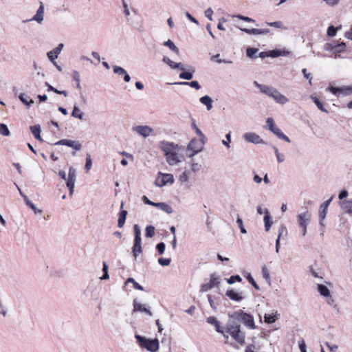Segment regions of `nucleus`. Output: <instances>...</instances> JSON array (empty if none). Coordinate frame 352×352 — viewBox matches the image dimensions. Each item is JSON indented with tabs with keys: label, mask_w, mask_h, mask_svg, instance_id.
I'll return each mask as SVG.
<instances>
[{
	"label": "nucleus",
	"mask_w": 352,
	"mask_h": 352,
	"mask_svg": "<svg viewBox=\"0 0 352 352\" xmlns=\"http://www.w3.org/2000/svg\"><path fill=\"white\" fill-rule=\"evenodd\" d=\"M179 77L183 79L190 80L192 78V74L188 72H184L179 74Z\"/></svg>",
	"instance_id": "nucleus-53"
},
{
	"label": "nucleus",
	"mask_w": 352,
	"mask_h": 352,
	"mask_svg": "<svg viewBox=\"0 0 352 352\" xmlns=\"http://www.w3.org/2000/svg\"><path fill=\"white\" fill-rule=\"evenodd\" d=\"M327 208H324L320 205V211H319V219H320V224L321 226H324L323 221L326 217L327 213Z\"/></svg>",
	"instance_id": "nucleus-30"
},
{
	"label": "nucleus",
	"mask_w": 352,
	"mask_h": 352,
	"mask_svg": "<svg viewBox=\"0 0 352 352\" xmlns=\"http://www.w3.org/2000/svg\"><path fill=\"white\" fill-rule=\"evenodd\" d=\"M231 131L226 135V140H222V144L228 148H230Z\"/></svg>",
	"instance_id": "nucleus-44"
},
{
	"label": "nucleus",
	"mask_w": 352,
	"mask_h": 352,
	"mask_svg": "<svg viewBox=\"0 0 352 352\" xmlns=\"http://www.w3.org/2000/svg\"><path fill=\"white\" fill-rule=\"evenodd\" d=\"M164 45L168 47L172 51H173L175 54H179V49L177 47L175 46V45L173 43L172 41L170 39L167 41L164 42Z\"/></svg>",
	"instance_id": "nucleus-34"
},
{
	"label": "nucleus",
	"mask_w": 352,
	"mask_h": 352,
	"mask_svg": "<svg viewBox=\"0 0 352 352\" xmlns=\"http://www.w3.org/2000/svg\"><path fill=\"white\" fill-rule=\"evenodd\" d=\"M160 148L164 153L166 162L170 166H177L184 160V148L178 144L163 140L160 142Z\"/></svg>",
	"instance_id": "nucleus-1"
},
{
	"label": "nucleus",
	"mask_w": 352,
	"mask_h": 352,
	"mask_svg": "<svg viewBox=\"0 0 352 352\" xmlns=\"http://www.w3.org/2000/svg\"><path fill=\"white\" fill-rule=\"evenodd\" d=\"M310 98L314 101V102L316 104L317 107L322 112L328 113L327 109L324 108L322 103L320 102V100L314 96H311Z\"/></svg>",
	"instance_id": "nucleus-29"
},
{
	"label": "nucleus",
	"mask_w": 352,
	"mask_h": 352,
	"mask_svg": "<svg viewBox=\"0 0 352 352\" xmlns=\"http://www.w3.org/2000/svg\"><path fill=\"white\" fill-rule=\"evenodd\" d=\"M265 322L271 324L274 322L276 320V316L274 314H265L264 316Z\"/></svg>",
	"instance_id": "nucleus-40"
},
{
	"label": "nucleus",
	"mask_w": 352,
	"mask_h": 352,
	"mask_svg": "<svg viewBox=\"0 0 352 352\" xmlns=\"http://www.w3.org/2000/svg\"><path fill=\"white\" fill-rule=\"evenodd\" d=\"M28 207H30L34 212L35 214L41 213V210L38 209L32 202L28 205Z\"/></svg>",
	"instance_id": "nucleus-61"
},
{
	"label": "nucleus",
	"mask_w": 352,
	"mask_h": 352,
	"mask_svg": "<svg viewBox=\"0 0 352 352\" xmlns=\"http://www.w3.org/2000/svg\"><path fill=\"white\" fill-rule=\"evenodd\" d=\"M132 131L137 133L138 135L142 136L143 138L148 137L153 132V128L147 125H138L133 126L132 128Z\"/></svg>",
	"instance_id": "nucleus-12"
},
{
	"label": "nucleus",
	"mask_w": 352,
	"mask_h": 352,
	"mask_svg": "<svg viewBox=\"0 0 352 352\" xmlns=\"http://www.w3.org/2000/svg\"><path fill=\"white\" fill-rule=\"evenodd\" d=\"M267 24L269 25V26H272V27H274L276 28H283V23L282 21H275V22H272V23H267Z\"/></svg>",
	"instance_id": "nucleus-54"
},
{
	"label": "nucleus",
	"mask_w": 352,
	"mask_h": 352,
	"mask_svg": "<svg viewBox=\"0 0 352 352\" xmlns=\"http://www.w3.org/2000/svg\"><path fill=\"white\" fill-rule=\"evenodd\" d=\"M19 98L21 100V101L28 107H30L31 104H34V102L32 98H30L28 96L24 94H20Z\"/></svg>",
	"instance_id": "nucleus-27"
},
{
	"label": "nucleus",
	"mask_w": 352,
	"mask_h": 352,
	"mask_svg": "<svg viewBox=\"0 0 352 352\" xmlns=\"http://www.w3.org/2000/svg\"><path fill=\"white\" fill-rule=\"evenodd\" d=\"M318 292L320 293V294L323 297H330L331 293L329 289L327 288V286L318 284Z\"/></svg>",
	"instance_id": "nucleus-24"
},
{
	"label": "nucleus",
	"mask_w": 352,
	"mask_h": 352,
	"mask_svg": "<svg viewBox=\"0 0 352 352\" xmlns=\"http://www.w3.org/2000/svg\"><path fill=\"white\" fill-rule=\"evenodd\" d=\"M262 276L265 279V280L270 283V275L268 269L266 266L262 267L261 269Z\"/></svg>",
	"instance_id": "nucleus-42"
},
{
	"label": "nucleus",
	"mask_w": 352,
	"mask_h": 352,
	"mask_svg": "<svg viewBox=\"0 0 352 352\" xmlns=\"http://www.w3.org/2000/svg\"><path fill=\"white\" fill-rule=\"evenodd\" d=\"M241 30L243 32H245V33H247L248 34H259V29H256V28H252V29L241 28Z\"/></svg>",
	"instance_id": "nucleus-49"
},
{
	"label": "nucleus",
	"mask_w": 352,
	"mask_h": 352,
	"mask_svg": "<svg viewBox=\"0 0 352 352\" xmlns=\"http://www.w3.org/2000/svg\"><path fill=\"white\" fill-rule=\"evenodd\" d=\"M284 230V228L282 227L281 229L279 230V234H278V239H276V253H278L279 252V247H280V238L283 234V231Z\"/></svg>",
	"instance_id": "nucleus-52"
},
{
	"label": "nucleus",
	"mask_w": 352,
	"mask_h": 352,
	"mask_svg": "<svg viewBox=\"0 0 352 352\" xmlns=\"http://www.w3.org/2000/svg\"><path fill=\"white\" fill-rule=\"evenodd\" d=\"M155 235V227L153 226H148L145 229V236L148 238H151Z\"/></svg>",
	"instance_id": "nucleus-36"
},
{
	"label": "nucleus",
	"mask_w": 352,
	"mask_h": 352,
	"mask_svg": "<svg viewBox=\"0 0 352 352\" xmlns=\"http://www.w3.org/2000/svg\"><path fill=\"white\" fill-rule=\"evenodd\" d=\"M170 262L171 259L169 258H160L158 259V263L162 266H168Z\"/></svg>",
	"instance_id": "nucleus-47"
},
{
	"label": "nucleus",
	"mask_w": 352,
	"mask_h": 352,
	"mask_svg": "<svg viewBox=\"0 0 352 352\" xmlns=\"http://www.w3.org/2000/svg\"><path fill=\"white\" fill-rule=\"evenodd\" d=\"M236 223H237L241 233L246 234L247 231H246L245 228L243 227V221L239 214L237 215V218H236Z\"/></svg>",
	"instance_id": "nucleus-45"
},
{
	"label": "nucleus",
	"mask_w": 352,
	"mask_h": 352,
	"mask_svg": "<svg viewBox=\"0 0 352 352\" xmlns=\"http://www.w3.org/2000/svg\"><path fill=\"white\" fill-rule=\"evenodd\" d=\"M262 92L269 97L272 98L276 102L284 104H286L289 99L287 96L282 94L278 89H261Z\"/></svg>",
	"instance_id": "nucleus-7"
},
{
	"label": "nucleus",
	"mask_w": 352,
	"mask_h": 352,
	"mask_svg": "<svg viewBox=\"0 0 352 352\" xmlns=\"http://www.w3.org/2000/svg\"><path fill=\"white\" fill-rule=\"evenodd\" d=\"M265 129L270 131L276 135L279 139L290 142L289 138L285 135L280 129L276 126L274 120L272 118H268L266 120Z\"/></svg>",
	"instance_id": "nucleus-6"
},
{
	"label": "nucleus",
	"mask_w": 352,
	"mask_h": 352,
	"mask_svg": "<svg viewBox=\"0 0 352 352\" xmlns=\"http://www.w3.org/2000/svg\"><path fill=\"white\" fill-rule=\"evenodd\" d=\"M340 206L344 212L352 213V199L342 201Z\"/></svg>",
	"instance_id": "nucleus-23"
},
{
	"label": "nucleus",
	"mask_w": 352,
	"mask_h": 352,
	"mask_svg": "<svg viewBox=\"0 0 352 352\" xmlns=\"http://www.w3.org/2000/svg\"><path fill=\"white\" fill-rule=\"evenodd\" d=\"M155 180V185L159 187H162L166 184H172L174 182L173 175L168 173H161Z\"/></svg>",
	"instance_id": "nucleus-10"
},
{
	"label": "nucleus",
	"mask_w": 352,
	"mask_h": 352,
	"mask_svg": "<svg viewBox=\"0 0 352 352\" xmlns=\"http://www.w3.org/2000/svg\"><path fill=\"white\" fill-rule=\"evenodd\" d=\"M213 287L210 284V283H204L201 285L200 292H208L209 289H212Z\"/></svg>",
	"instance_id": "nucleus-57"
},
{
	"label": "nucleus",
	"mask_w": 352,
	"mask_h": 352,
	"mask_svg": "<svg viewBox=\"0 0 352 352\" xmlns=\"http://www.w3.org/2000/svg\"><path fill=\"white\" fill-rule=\"evenodd\" d=\"M237 18L243 20V21H245L246 22H252L254 23L255 21L248 16H242V15H237L236 16Z\"/></svg>",
	"instance_id": "nucleus-62"
},
{
	"label": "nucleus",
	"mask_w": 352,
	"mask_h": 352,
	"mask_svg": "<svg viewBox=\"0 0 352 352\" xmlns=\"http://www.w3.org/2000/svg\"><path fill=\"white\" fill-rule=\"evenodd\" d=\"M226 296L234 301L239 302L244 298V292H236L233 289H228L226 292Z\"/></svg>",
	"instance_id": "nucleus-15"
},
{
	"label": "nucleus",
	"mask_w": 352,
	"mask_h": 352,
	"mask_svg": "<svg viewBox=\"0 0 352 352\" xmlns=\"http://www.w3.org/2000/svg\"><path fill=\"white\" fill-rule=\"evenodd\" d=\"M208 302L210 303V305L211 307V308L214 310H216L217 309V307L215 305V303L213 300V299L212 298L211 296L210 295H208Z\"/></svg>",
	"instance_id": "nucleus-63"
},
{
	"label": "nucleus",
	"mask_w": 352,
	"mask_h": 352,
	"mask_svg": "<svg viewBox=\"0 0 352 352\" xmlns=\"http://www.w3.org/2000/svg\"><path fill=\"white\" fill-rule=\"evenodd\" d=\"M206 321L208 323L213 325L218 333H223V327L221 326V324L217 318L210 316L206 318Z\"/></svg>",
	"instance_id": "nucleus-17"
},
{
	"label": "nucleus",
	"mask_w": 352,
	"mask_h": 352,
	"mask_svg": "<svg viewBox=\"0 0 352 352\" xmlns=\"http://www.w3.org/2000/svg\"><path fill=\"white\" fill-rule=\"evenodd\" d=\"M190 179V173L188 170H184L179 177V180L182 183L188 182Z\"/></svg>",
	"instance_id": "nucleus-38"
},
{
	"label": "nucleus",
	"mask_w": 352,
	"mask_h": 352,
	"mask_svg": "<svg viewBox=\"0 0 352 352\" xmlns=\"http://www.w3.org/2000/svg\"><path fill=\"white\" fill-rule=\"evenodd\" d=\"M241 280L242 278L239 275L232 276L226 279L227 283L230 285L234 284L235 281L241 282Z\"/></svg>",
	"instance_id": "nucleus-43"
},
{
	"label": "nucleus",
	"mask_w": 352,
	"mask_h": 352,
	"mask_svg": "<svg viewBox=\"0 0 352 352\" xmlns=\"http://www.w3.org/2000/svg\"><path fill=\"white\" fill-rule=\"evenodd\" d=\"M76 181V170L74 167L69 168L68 178L67 180V187L69 190V195L72 196L74 192V186Z\"/></svg>",
	"instance_id": "nucleus-9"
},
{
	"label": "nucleus",
	"mask_w": 352,
	"mask_h": 352,
	"mask_svg": "<svg viewBox=\"0 0 352 352\" xmlns=\"http://www.w3.org/2000/svg\"><path fill=\"white\" fill-rule=\"evenodd\" d=\"M265 229L267 232L270 230L273 222L272 217L267 208H265V217H264Z\"/></svg>",
	"instance_id": "nucleus-21"
},
{
	"label": "nucleus",
	"mask_w": 352,
	"mask_h": 352,
	"mask_svg": "<svg viewBox=\"0 0 352 352\" xmlns=\"http://www.w3.org/2000/svg\"><path fill=\"white\" fill-rule=\"evenodd\" d=\"M133 311L152 316L151 311L146 307V305L139 302L137 299H134L133 300Z\"/></svg>",
	"instance_id": "nucleus-16"
},
{
	"label": "nucleus",
	"mask_w": 352,
	"mask_h": 352,
	"mask_svg": "<svg viewBox=\"0 0 352 352\" xmlns=\"http://www.w3.org/2000/svg\"><path fill=\"white\" fill-rule=\"evenodd\" d=\"M325 50L332 52L333 54L337 55L345 50L346 45L342 42L340 43H326L324 46Z\"/></svg>",
	"instance_id": "nucleus-13"
},
{
	"label": "nucleus",
	"mask_w": 352,
	"mask_h": 352,
	"mask_svg": "<svg viewBox=\"0 0 352 352\" xmlns=\"http://www.w3.org/2000/svg\"><path fill=\"white\" fill-rule=\"evenodd\" d=\"M191 126H192V128L195 131V133H197V135L199 136L201 141H203V140L205 138V135L201 131V130L197 127L195 120L192 122Z\"/></svg>",
	"instance_id": "nucleus-41"
},
{
	"label": "nucleus",
	"mask_w": 352,
	"mask_h": 352,
	"mask_svg": "<svg viewBox=\"0 0 352 352\" xmlns=\"http://www.w3.org/2000/svg\"><path fill=\"white\" fill-rule=\"evenodd\" d=\"M31 132L32 133L34 137L40 141H42L40 133H41V126L38 124L31 126H30Z\"/></svg>",
	"instance_id": "nucleus-26"
},
{
	"label": "nucleus",
	"mask_w": 352,
	"mask_h": 352,
	"mask_svg": "<svg viewBox=\"0 0 352 352\" xmlns=\"http://www.w3.org/2000/svg\"><path fill=\"white\" fill-rule=\"evenodd\" d=\"M72 116L74 118H77L80 120L83 119V113L81 112L80 109H79V107L78 106L74 107V109H73V111L72 113Z\"/></svg>",
	"instance_id": "nucleus-32"
},
{
	"label": "nucleus",
	"mask_w": 352,
	"mask_h": 352,
	"mask_svg": "<svg viewBox=\"0 0 352 352\" xmlns=\"http://www.w3.org/2000/svg\"><path fill=\"white\" fill-rule=\"evenodd\" d=\"M247 280L249 281V283L256 289H259V287L254 280V278L250 274H248L246 276Z\"/></svg>",
	"instance_id": "nucleus-46"
},
{
	"label": "nucleus",
	"mask_w": 352,
	"mask_h": 352,
	"mask_svg": "<svg viewBox=\"0 0 352 352\" xmlns=\"http://www.w3.org/2000/svg\"><path fill=\"white\" fill-rule=\"evenodd\" d=\"M126 210H121L119 213V218L118 221V226L119 228H122L125 223L126 218L127 216Z\"/></svg>",
	"instance_id": "nucleus-25"
},
{
	"label": "nucleus",
	"mask_w": 352,
	"mask_h": 352,
	"mask_svg": "<svg viewBox=\"0 0 352 352\" xmlns=\"http://www.w3.org/2000/svg\"><path fill=\"white\" fill-rule=\"evenodd\" d=\"M8 311H7V307L3 302L1 300H0V315L3 316V317H6L7 316Z\"/></svg>",
	"instance_id": "nucleus-48"
},
{
	"label": "nucleus",
	"mask_w": 352,
	"mask_h": 352,
	"mask_svg": "<svg viewBox=\"0 0 352 352\" xmlns=\"http://www.w3.org/2000/svg\"><path fill=\"white\" fill-rule=\"evenodd\" d=\"M200 102L206 106V108L208 110H210L212 107V99L208 96H203L200 98Z\"/></svg>",
	"instance_id": "nucleus-28"
},
{
	"label": "nucleus",
	"mask_w": 352,
	"mask_h": 352,
	"mask_svg": "<svg viewBox=\"0 0 352 352\" xmlns=\"http://www.w3.org/2000/svg\"><path fill=\"white\" fill-rule=\"evenodd\" d=\"M92 166V161H91V157L89 155H88L86 158V164H85V169L87 171H89L91 168Z\"/></svg>",
	"instance_id": "nucleus-59"
},
{
	"label": "nucleus",
	"mask_w": 352,
	"mask_h": 352,
	"mask_svg": "<svg viewBox=\"0 0 352 352\" xmlns=\"http://www.w3.org/2000/svg\"><path fill=\"white\" fill-rule=\"evenodd\" d=\"M221 279L219 276H217L215 274H212L210 276V283L212 286L217 287L220 284Z\"/></svg>",
	"instance_id": "nucleus-33"
},
{
	"label": "nucleus",
	"mask_w": 352,
	"mask_h": 352,
	"mask_svg": "<svg viewBox=\"0 0 352 352\" xmlns=\"http://www.w3.org/2000/svg\"><path fill=\"white\" fill-rule=\"evenodd\" d=\"M109 267L106 262H103L102 263V271L104 272V274L102 276H101L100 278L101 280H107L109 278V275L108 273Z\"/></svg>",
	"instance_id": "nucleus-39"
},
{
	"label": "nucleus",
	"mask_w": 352,
	"mask_h": 352,
	"mask_svg": "<svg viewBox=\"0 0 352 352\" xmlns=\"http://www.w3.org/2000/svg\"><path fill=\"white\" fill-rule=\"evenodd\" d=\"M153 206L160 209L161 210L165 212L167 214H172L173 212V210L171 208V206L164 202H155L154 204H153Z\"/></svg>",
	"instance_id": "nucleus-18"
},
{
	"label": "nucleus",
	"mask_w": 352,
	"mask_h": 352,
	"mask_svg": "<svg viewBox=\"0 0 352 352\" xmlns=\"http://www.w3.org/2000/svg\"><path fill=\"white\" fill-rule=\"evenodd\" d=\"M223 335L225 339L228 338L230 335L234 340L241 344L245 342V334L241 331V326L235 322H228L226 324V331L223 329Z\"/></svg>",
	"instance_id": "nucleus-2"
},
{
	"label": "nucleus",
	"mask_w": 352,
	"mask_h": 352,
	"mask_svg": "<svg viewBox=\"0 0 352 352\" xmlns=\"http://www.w3.org/2000/svg\"><path fill=\"white\" fill-rule=\"evenodd\" d=\"M133 231L135 239L133 247V254L135 258H137L139 256V254L142 252L141 230L138 224L134 225Z\"/></svg>",
	"instance_id": "nucleus-5"
},
{
	"label": "nucleus",
	"mask_w": 352,
	"mask_h": 352,
	"mask_svg": "<svg viewBox=\"0 0 352 352\" xmlns=\"http://www.w3.org/2000/svg\"><path fill=\"white\" fill-rule=\"evenodd\" d=\"M175 85H190L191 87H194V88H200L199 85V83L197 81H192L191 82H175L174 83Z\"/></svg>",
	"instance_id": "nucleus-50"
},
{
	"label": "nucleus",
	"mask_w": 352,
	"mask_h": 352,
	"mask_svg": "<svg viewBox=\"0 0 352 352\" xmlns=\"http://www.w3.org/2000/svg\"><path fill=\"white\" fill-rule=\"evenodd\" d=\"M243 138L246 142L252 143L255 144H263L264 141L261 137L254 132H247L243 135Z\"/></svg>",
	"instance_id": "nucleus-11"
},
{
	"label": "nucleus",
	"mask_w": 352,
	"mask_h": 352,
	"mask_svg": "<svg viewBox=\"0 0 352 352\" xmlns=\"http://www.w3.org/2000/svg\"><path fill=\"white\" fill-rule=\"evenodd\" d=\"M71 141H72V140L63 139V140H60L56 142L54 144L55 145H64V146H69Z\"/></svg>",
	"instance_id": "nucleus-55"
},
{
	"label": "nucleus",
	"mask_w": 352,
	"mask_h": 352,
	"mask_svg": "<svg viewBox=\"0 0 352 352\" xmlns=\"http://www.w3.org/2000/svg\"><path fill=\"white\" fill-rule=\"evenodd\" d=\"M63 47V44H59L57 47L47 53V56L51 61L54 62V60L57 58L58 54L60 53Z\"/></svg>",
	"instance_id": "nucleus-19"
},
{
	"label": "nucleus",
	"mask_w": 352,
	"mask_h": 352,
	"mask_svg": "<svg viewBox=\"0 0 352 352\" xmlns=\"http://www.w3.org/2000/svg\"><path fill=\"white\" fill-rule=\"evenodd\" d=\"M69 147L79 151L81 148V144L78 141L72 140Z\"/></svg>",
	"instance_id": "nucleus-51"
},
{
	"label": "nucleus",
	"mask_w": 352,
	"mask_h": 352,
	"mask_svg": "<svg viewBox=\"0 0 352 352\" xmlns=\"http://www.w3.org/2000/svg\"><path fill=\"white\" fill-rule=\"evenodd\" d=\"M201 166V164H199V163L193 162L191 164V169L193 172H197L200 170Z\"/></svg>",
	"instance_id": "nucleus-60"
},
{
	"label": "nucleus",
	"mask_w": 352,
	"mask_h": 352,
	"mask_svg": "<svg viewBox=\"0 0 352 352\" xmlns=\"http://www.w3.org/2000/svg\"><path fill=\"white\" fill-rule=\"evenodd\" d=\"M0 134L6 137L10 135V130L6 124L0 123Z\"/></svg>",
	"instance_id": "nucleus-35"
},
{
	"label": "nucleus",
	"mask_w": 352,
	"mask_h": 352,
	"mask_svg": "<svg viewBox=\"0 0 352 352\" xmlns=\"http://www.w3.org/2000/svg\"><path fill=\"white\" fill-rule=\"evenodd\" d=\"M165 244L163 242H160L156 245V248L160 254H164L165 251Z\"/></svg>",
	"instance_id": "nucleus-56"
},
{
	"label": "nucleus",
	"mask_w": 352,
	"mask_h": 352,
	"mask_svg": "<svg viewBox=\"0 0 352 352\" xmlns=\"http://www.w3.org/2000/svg\"><path fill=\"white\" fill-rule=\"evenodd\" d=\"M166 63L171 67H173V68H178L179 67V65H181V63H174L173 61L170 60L169 58H167V61Z\"/></svg>",
	"instance_id": "nucleus-64"
},
{
	"label": "nucleus",
	"mask_w": 352,
	"mask_h": 352,
	"mask_svg": "<svg viewBox=\"0 0 352 352\" xmlns=\"http://www.w3.org/2000/svg\"><path fill=\"white\" fill-rule=\"evenodd\" d=\"M43 12H44V6L43 3H41V5L36 12V14L33 17V20L37 21L38 23H41L43 19Z\"/></svg>",
	"instance_id": "nucleus-22"
},
{
	"label": "nucleus",
	"mask_w": 352,
	"mask_h": 352,
	"mask_svg": "<svg viewBox=\"0 0 352 352\" xmlns=\"http://www.w3.org/2000/svg\"><path fill=\"white\" fill-rule=\"evenodd\" d=\"M135 337L141 347L146 349L151 352H156L158 351L160 344L157 339L149 340L140 335H135Z\"/></svg>",
	"instance_id": "nucleus-3"
},
{
	"label": "nucleus",
	"mask_w": 352,
	"mask_h": 352,
	"mask_svg": "<svg viewBox=\"0 0 352 352\" xmlns=\"http://www.w3.org/2000/svg\"><path fill=\"white\" fill-rule=\"evenodd\" d=\"M113 72L119 76H123L124 81L129 82L130 80L129 75L126 73V70L122 67L120 66H114Z\"/></svg>",
	"instance_id": "nucleus-20"
},
{
	"label": "nucleus",
	"mask_w": 352,
	"mask_h": 352,
	"mask_svg": "<svg viewBox=\"0 0 352 352\" xmlns=\"http://www.w3.org/2000/svg\"><path fill=\"white\" fill-rule=\"evenodd\" d=\"M333 94L340 96V95L346 96L350 94L351 89H329Z\"/></svg>",
	"instance_id": "nucleus-31"
},
{
	"label": "nucleus",
	"mask_w": 352,
	"mask_h": 352,
	"mask_svg": "<svg viewBox=\"0 0 352 352\" xmlns=\"http://www.w3.org/2000/svg\"><path fill=\"white\" fill-rule=\"evenodd\" d=\"M311 214L309 212L305 211L297 216L298 223L300 226H308L311 220Z\"/></svg>",
	"instance_id": "nucleus-14"
},
{
	"label": "nucleus",
	"mask_w": 352,
	"mask_h": 352,
	"mask_svg": "<svg viewBox=\"0 0 352 352\" xmlns=\"http://www.w3.org/2000/svg\"><path fill=\"white\" fill-rule=\"evenodd\" d=\"M128 283H132L133 285V287L135 289L140 290V291H142L144 289L143 287L139 283H138L133 278H127L125 284L126 285Z\"/></svg>",
	"instance_id": "nucleus-37"
},
{
	"label": "nucleus",
	"mask_w": 352,
	"mask_h": 352,
	"mask_svg": "<svg viewBox=\"0 0 352 352\" xmlns=\"http://www.w3.org/2000/svg\"><path fill=\"white\" fill-rule=\"evenodd\" d=\"M337 32V28L333 25H331L327 29V34L330 36H335Z\"/></svg>",
	"instance_id": "nucleus-58"
},
{
	"label": "nucleus",
	"mask_w": 352,
	"mask_h": 352,
	"mask_svg": "<svg viewBox=\"0 0 352 352\" xmlns=\"http://www.w3.org/2000/svg\"><path fill=\"white\" fill-rule=\"evenodd\" d=\"M230 317L241 320L247 327L251 329L256 328L253 316L249 314L244 313L241 310L234 312Z\"/></svg>",
	"instance_id": "nucleus-4"
},
{
	"label": "nucleus",
	"mask_w": 352,
	"mask_h": 352,
	"mask_svg": "<svg viewBox=\"0 0 352 352\" xmlns=\"http://www.w3.org/2000/svg\"><path fill=\"white\" fill-rule=\"evenodd\" d=\"M204 144V142H200L197 139H192L187 146L188 156L191 157L199 153L203 148Z\"/></svg>",
	"instance_id": "nucleus-8"
}]
</instances>
